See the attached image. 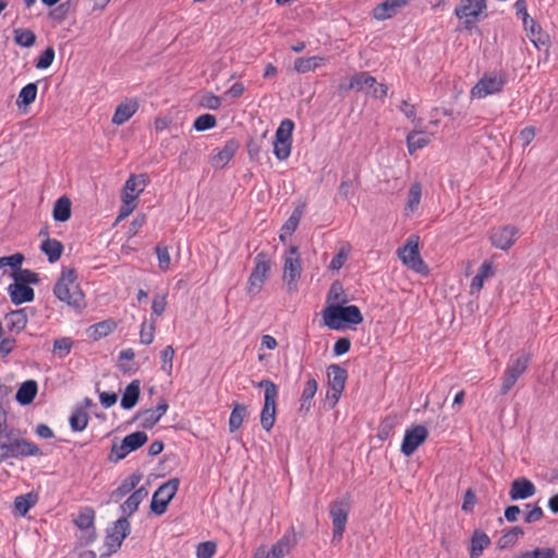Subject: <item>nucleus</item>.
Listing matches in <instances>:
<instances>
[{"label": "nucleus", "instance_id": "nucleus-29", "mask_svg": "<svg viewBox=\"0 0 558 558\" xmlns=\"http://www.w3.org/2000/svg\"><path fill=\"white\" fill-rule=\"evenodd\" d=\"M317 381L313 377L308 378L304 385L300 399V411L307 413L312 407V399L317 392Z\"/></svg>", "mask_w": 558, "mask_h": 558}, {"label": "nucleus", "instance_id": "nucleus-58", "mask_svg": "<svg viewBox=\"0 0 558 558\" xmlns=\"http://www.w3.org/2000/svg\"><path fill=\"white\" fill-rule=\"evenodd\" d=\"M94 519V511L92 509H85L84 511L80 512L74 522L78 529L87 530L93 526Z\"/></svg>", "mask_w": 558, "mask_h": 558}, {"label": "nucleus", "instance_id": "nucleus-31", "mask_svg": "<svg viewBox=\"0 0 558 558\" xmlns=\"http://www.w3.org/2000/svg\"><path fill=\"white\" fill-rule=\"evenodd\" d=\"M40 250L48 257L50 263H56L62 255L63 245L56 239L47 238L41 242Z\"/></svg>", "mask_w": 558, "mask_h": 558}, {"label": "nucleus", "instance_id": "nucleus-47", "mask_svg": "<svg viewBox=\"0 0 558 558\" xmlns=\"http://www.w3.org/2000/svg\"><path fill=\"white\" fill-rule=\"evenodd\" d=\"M523 535V531L519 526L511 527L507 531L498 541V547L504 549L509 546H512L519 537Z\"/></svg>", "mask_w": 558, "mask_h": 558}, {"label": "nucleus", "instance_id": "nucleus-49", "mask_svg": "<svg viewBox=\"0 0 558 558\" xmlns=\"http://www.w3.org/2000/svg\"><path fill=\"white\" fill-rule=\"evenodd\" d=\"M398 424V418L396 416H387L385 417L378 427V438L381 440L388 439Z\"/></svg>", "mask_w": 558, "mask_h": 558}, {"label": "nucleus", "instance_id": "nucleus-52", "mask_svg": "<svg viewBox=\"0 0 558 558\" xmlns=\"http://www.w3.org/2000/svg\"><path fill=\"white\" fill-rule=\"evenodd\" d=\"M73 341L70 338H59L53 342V354L59 359L65 357L72 349Z\"/></svg>", "mask_w": 558, "mask_h": 558}, {"label": "nucleus", "instance_id": "nucleus-37", "mask_svg": "<svg viewBox=\"0 0 558 558\" xmlns=\"http://www.w3.org/2000/svg\"><path fill=\"white\" fill-rule=\"evenodd\" d=\"M422 197V186L420 183H413L408 193L407 204L404 206V214L407 216L414 214L418 209Z\"/></svg>", "mask_w": 558, "mask_h": 558}, {"label": "nucleus", "instance_id": "nucleus-4", "mask_svg": "<svg viewBox=\"0 0 558 558\" xmlns=\"http://www.w3.org/2000/svg\"><path fill=\"white\" fill-rule=\"evenodd\" d=\"M257 387L264 388V405L260 412V425L266 432H269L276 422L277 399L279 395L278 387L269 379L260 380Z\"/></svg>", "mask_w": 558, "mask_h": 558}, {"label": "nucleus", "instance_id": "nucleus-48", "mask_svg": "<svg viewBox=\"0 0 558 558\" xmlns=\"http://www.w3.org/2000/svg\"><path fill=\"white\" fill-rule=\"evenodd\" d=\"M515 558H556V551L549 547H537L532 550L520 553Z\"/></svg>", "mask_w": 558, "mask_h": 558}, {"label": "nucleus", "instance_id": "nucleus-22", "mask_svg": "<svg viewBox=\"0 0 558 558\" xmlns=\"http://www.w3.org/2000/svg\"><path fill=\"white\" fill-rule=\"evenodd\" d=\"M138 110V101L136 99H126L121 102L117 108L112 117V123L116 125H122L129 121Z\"/></svg>", "mask_w": 558, "mask_h": 558}, {"label": "nucleus", "instance_id": "nucleus-2", "mask_svg": "<svg viewBox=\"0 0 558 558\" xmlns=\"http://www.w3.org/2000/svg\"><path fill=\"white\" fill-rule=\"evenodd\" d=\"M54 296L72 307H81L83 293L76 282V274L72 268H63L53 288Z\"/></svg>", "mask_w": 558, "mask_h": 558}, {"label": "nucleus", "instance_id": "nucleus-7", "mask_svg": "<svg viewBox=\"0 0 558 558\" xmlns=\"http://www.w3.org/2000/svg\"><path fill=\"white\" fill-rule=\"evenodd\" d=\"M302 264L296 246H291L284 254L283 276L282 279L288 287V291L292 292L298 289V281L301 278Z\"/></svg>", "mask_w": 558, "mask_h": 558}, {"label": "nucleus", "instance_id": "nucleus-11", "mask_svg": "<svg viewBox=\"0 0 558 558\" xmlns=\"http://www.w3.org/2000/svg\"><path fill=\"white\" fill-rule=\"evenodd\" d=\"M179 485V478H171L158 487L150 502V509L155 514L161 515L166 512L169 502L178 492Z\"/></svg>", "mask_w": 558, "mask_h": 558}, {"label": "nucleus", "instance_id": "nucleus-25", "mask_svg": "<svg viewBox=\"0 0 558 558\" xmlns=\"http://www.w3.org/2000/svg\"><path fill=\"white\" fill-rule=\"evenodd\" d=\"M148 496V490L145 487L135 489L131 496L121 505V511L124 515H132L137 509L140 504Z\"/></svg>", "mask_w": 558, "mask_h": 558}, {"label": "nucleus", "instance_id": "nucleus-17", "mask_svg": "<svg viewBox=\"0 0 558 558\" xmlns=\"http://www.w3.org/2000/svg\"><path fill=\"white\" fill-rule=\"evenodd\" d=\"M410 1L411 0H386L373 9V17L378 21L390 19Z\"/></svg>", "mask_w": 558, "mask_h": 558}, {"label": "nucleus", "instance_id": "nucleus-42", "mask_svg": "<svg viewBox=\"0 0 558 558\" xmlns=\"http://www.w3.org/2000/svg\"><path fill=\"white\" fill-rule=\"evenodd\" d=\"M15 43L25 48L32 47L36 41V35L28 28H16L13 32Z\"/></svg>", "mask_w": 558, "mask_h": 558}, {"label": "nucleus", "instance_id": "nucleus-30", "mask_svg": "<svg viewBox=\"0 0 558 558\" xmlns=\"http://www.w3.org/2000/svg\"><path fill=\"white\" fill-rule=\"evenodd\" d=\"M37 390L38 386L35 380H26L20 386L15 399L22 405L29 404L35 399Z\"/></svg>", "mask_w": 558, "mask_h": 558}, {"label": "nucleus", "instance_id": "nucleus-60", "mask_svg": "<svg viewBox=\"0 0 558 558\" xmlns=\"http://www.w3.org/2000/svg\"><path fill=\"white\" fill-rule=\"evenodd\" d=\"M156 254L158 258V267L161 271H167L170 268L171 257L166 246L157 245Z\"/></svg>", "mask_w": 558, "mask_h": 558}, {"label": "nucleus", "instance_id": "nucleus-56", "mask_svg": "<svg viewBox=\"0 0 558 558\" xmlns=\"http://www.w3.org/2000/svg\"><path fill=\"white\" fill-rule=\"evenodd\" d=\"M217 124L216 117L209 113H205L196 118L194 121V129L198 132L207 131L215 128Z\"/></svg>", "mask_w": 558, "mask_h": 558}, {"label": "nucleus", "instance_id": "nucleus-5", "mask_svg": "<svg viewBox=\"0 0 558 558\" xmlns=\"http://www.w3.org/2000/svg\"><path fill=\"white\" fill-rule=\"evenodd\" d=\"M418 236L411 235L405 244L398 248L397 254L401 262L413 271L427 275L428 267L420 256Z\"/></svg>", "mask_w": 558, "mask_h": 558}, {"label": "nucleus", "instance_id": "nucleus-36", "mask_svg": "<svg viewBox=\"0 0 558 558\" xmlns=\"http://www.w3.org/2000/svg\"><path fill=\"white\" fill-rule=\"evenodd\" d=\"M432 135L420 131H413L408 134L407 143L409 153L412 155L416 150L424 148L430 142Z\"/></svg>", "mask_w": 558, "mask_h": 558}, {"label": "nucleus", "instance_id": "nucleus-23", "mask_svg": "<svg viewBox=\"0 0 558 558\" xmlns=\"http://www.w3.org/2000/svg\"><path fill=\"white\" fill-rule=\"evenodd\" d=\"M8 293L11 301L16 305L32 302L35 296L34 290L29 286L21 284L15 281L8 287Z\"/></svg>", "mask_w": 558, "mask_h": 558}, {"label": "nucleus", "instance_id": "nucleus-24", "mask_svg": "<svg viewBox=\"0 0 558 558\" xmlns=\"http://www.w3.org/2000/svg\"><path fill=\"white\" fill-rule=\"evenodd\" d=\"M236 149L238 144L234 141L227 142L226 145L213 157V167L222 169L233 158Z\"/></svg>", "mask_w": 558, "mask_h": 558}, {"label": "nucleus", "instance_id": "nucleus-61", "mask_svg": "<svg viewBox=\"0 0 558 558\" xmlns=\"http://www.w3.org/2000/svg\"><path fill=\"white\" fill-rule=\"evenodd\" d=\"M54 49L52 47L46 48V50L41 53L39 59L36 62V68L39 70H46L48 69L53 60H54Z\"/></svg>", "mask_w": 558, "mask_h": 558}, {"label": "nucleus", "instance_id": "nucleus-57", "mask_svg": "<svg viewBox=\"0 0 558 558\" xmlns=\"http://www.w3.org/2000/svg\"><path fill=\"white\" fill-rule=\"evenodd\" d=\"M155 338V322L147 323L144 320L141 326L140 341L143 344H150Z\"/></svg>", "mask_w": 558, "mask_h": 558}, {"label": "nucleus", "instance_id": "nucleus-6", "mask_svg": "<svg viewBox=\"0 0 558 558\" xmlns=\"http://www.w3.org/2000/svg\"><path fill=\"white\" fill-rule=\"evenodd\" d=\"M350 507V498L347 496L338 498L330 504L329 515L332 521V542H340L342 539Z\"/></svg>", "mask_w": 558, "mask_h": 558}, {"label": "nucleus", "instance_id": "nucleus-45", "mask_svg": "<svg viewBox=\"0 0 558 558\" xmlns=\"http://www.w3.org/2000/svg\"><path fill=\"white\" fill-rule=\"evenodd\" d=\"M12 276L15 282L25 286H28L29 283H37L39 281L38 274L21 267H17Z\"/></svg>", "mask_w": 558, "mask_h": 558}, {"label": "nucleus", "instance_id": "nucleus-46", "mask_svg": "<svg viewBox=\"0 0 558 558\" xmlns=\"http://www.w3.org/2000/svg\"><path fill=\"white\" fill-rule=\"evenodd\" d=\"M36 96H37V85L35 83H28L21 89L16 104H17V106H21V105L28 106L35 101Z\"/></svg>", "mask_w": 558, "mask_h": 558}, {"label": "nucleus", "instance_id": "nucleus-50", "mask_svg": "<svg viewBox=\"0 0 558 558\" xmlns=\"http://www.w3.org/2000/svg\"><path fill=\"white\" fill-rule=\"evenodd\" d=\"M35 501H36L35 497L31 494L20 495L14 500L15 511L20 515H25L28 512V510L32 508V506H34Z\"/></svg>", "mask_w": 558, "mask_h": 558}, {"label": "nucleus", "instance_id": "nucleus-59", "mask_svg": "<svg viewBox=\"0 0 558 558\" xmlns=\"http://www.w3.org/2000/svg\"><path fill=\"white\" fill-rule=\"evenodd\" d=\"M292 141H276L274 143V154L279 160H286L291 154Z\"/></svg>", "mask_w": 558, "mask_h": 558}, {"label": "nucleus", "instance_id": "nucleus-28", "mask_svg": "<svg viewBox=\"0 0 558 558\" xmlns=\"http://www.w3.org/2000/svg\"><path fill=\"white\" fill-rule=\"evenodd\" d=\"M141 385L138 380H133L129 384L122 395L121 407L124 410L133 409L140 399Z\"/></svg>", "mask_w": 558, "mask_h": 558}, {"label": "nucleus", "instance_id": "nucleus-39", "mask_svg": "<svg viewBox=\"0 0 558 558\" xmlns=\"http://www.w3.org/2000/svg\"><path fill=\"white\" fill-rule=\"evenodd\" d=\"M248 414L247 407L241 403H235L230 417H229V429L231 433L238 430Z\"/></svg>", "mask_w": 558, "mask_h": 558}, {"label": "nucleus", "instance_id": "nucleus-15", "mask_svg": "<svg viewBox=\"0 0 558 558\" xmlns=\"http://www.w3.org/2000/svg\"><path fill=\"white\" fill-rule=\"evenodd\" d=\"M519 235V230L514 226H502L492 229L490 242L496 248L507 251L515 242Z\"/></svg>", "mask_w": 558, "mask_h": 558}, {"label": "nucleus", "instance_id": "nucleus-16", "mask_svg": "<svg viewBox=\"0 0 558 558\" xmlns=\"http://www.w3.org/2000/svg\"><path fill=\"white\" fill-rule=\"evenodd\" d=\"M147 184L148 178L146 174L130 175V178L126 180L124 184L122 198L133 201L136 203L138 196L145 190Z\"/></svg>", "mask_w": 558, "mask_h": 558}, {"label": "nucleus", "instance_id": "nucleus-12", "mask_svg": "<svg viewBox=\"0 0 558 558\" xmlns=\"http://www.w3.org/2000/svg\"><path fill=\"white\" fill-rule=\"evenodd\" d=\"M130 522L125 517L118 519L111 527L108 529L105 546L107 555L116 553L122 545L123 539L130 534Z\"/></svg>", "mask_w": 558, "mask_h": 558}, {"label": "nucleus", "instance_id": "nucleus-8", "mask_svg": "<svg viewBox=\"0 0 558 558\" xmlns=\"http://www.w3.org/2000/svg\"><path fill=\"white\" fill-rule=\"evenodd\" d=\"M507 83L502 73H486L471 89V97L483 99L502 90Z\"/></svg>", "mask_w": 558, "mask_h": 558}, {"label": "nucleus", "instance_id": "nucleus-51", "mask_svg": "<svg viewBox=\"0 0 558 558\" xmlns=\"http://www.w3.org/2000/svg\"><path fill=\"white\" fill-rule=\"evenodd\" d=\"M173 357H174V349L172 345H167L160 352V361H161V371L170 376L172 374L173 367Z\"/></svg>", "mask_w": 558, "mask_h": 558}, {"label": "nucleus", "instance_id": "nucleus-63", "mask_svg": "<svg viewBox=\"0 0 558 558\" xmlns=\"http://www.w3.org/2000/svg\"><path fill=\"white\" fill-rule=\"evenodd\" d=\"M167 306V294L166 293H158L154 296L153 303H151V311L153 314L156 316H161L163 312L166 311Z\"/></svg>", "mask_w": 558, "mask_h": 558}, {"label": "nucleus", "instance_id": "nucleus-55", "mask_svg": "<svg viewBox=\"0 0 558 558\" xmlns=\"http://www.w3.org/2000/svg\"><path fill=\"white\" fill-rule=\"evenodd\" d=\"M350 252L351 246L349 244H343L339 248V252L336 254V256H333V258L331 259L329 268L331 270H339L347 262Z\"/></svg>", "mask_w": 558, "mask_h": 558}, {"label": "nucleus", "instance_id": "nucleus-44", "mask_svg": "<svg viewBox=\"0 0 558 558\" xmlns=\"http://www.w3.org/2000/svg\"><path fill=\"white\" fill-rule=\"evenodd\" d=\"M117 327V324L112 319L102 320L90 327L92 336L94 339H100L111 333Z\"/></svg>", "mask_w": 558, "mask_h": 558}, {"label": "nucleus", "instance_id": "nucleus-18", "mask_svg": "<svg viewBox=\"0 0 558 558\" xmlns=\"http://www.w3.org/2000/svg\"><path fill=\"white\" fill-rule=\"evenodd\" d=\"M168 410V403L166 400H161L155 409H148L137 414V418L141 420V425L144 428L154 427L159 420L166 414Z\"/></svg>", "mask_w": 558, "mask_h": 558}, {"label": "nucleus", "instance_id": "nucleus-34", "mask_svg": "<svg viewBox=\"0 0 558 558\" xmlns=\"http://www.w3.org/2000/svg\"><path fill=\"white\" fill-rule=\"evenodd\" d=\"M5 323L9 330L20 332L27 324V315L24 310L12 311L7 314Z\"/></svg>", "mask_w": 558, "mask_h": 558}, {"label": "nucleus", "instance_id": "nucleus-13", "mask_svg": "<svg viewBox=\"0 0 558 558\" xmlns=\"http://www.w3.org/2000/svg\"><path fill=\"white\" fill-rule=\"evenodd\" d=\"M148 437L144 432H134L132 434L126 435L120 445L112 446V454H116V460H121L125 458L132 451L141 448L146 441Z\"/></svg>", "mask_w": 558, "mask_h": 558}, {"label": "nucleus", "instance_id": "nucleus-21", "mask_svg": "<svg viewBox=\"0 0 558 558\" xmlns=\"http://www.w3.org/2000/svg\"><path fill=\"white\" fill-rule=\"evenodd\" d=\"M535 492L536 488L530 480L520 477L511 483L509 496L512 500L526 499L532 497Z\"/></svg>", "mask_w": 558, "mask_h": 558}, {"label": "nucleus", "instance_id": "nucleus-32", "mask_svg": "<svg viewBox=\"0 0 558 558\" xmlns=\"http://www.w3.org/2000/svg\"><path fill=\"white\" fill-rule=\"evenodd\" d=\"M326 63V59L324 57H308V58H298L294 61V70L298 73H307L316 70L317 68L324 65Z\"/></svg>", "mask_w": 558, "mask_h": 558}, {"label": "nucleus", "instance_id": "nucleus-20", "mask_svg": "<svg viewBox=\"0 0 558 558\" xmlns=\"http://www.w3.org/2000/svg\"><path fill=\"white\" fill-rule=\"evenodd\" d=\"M296 545V536L293 530L288 531L284 535L274 544L269 553L271 558H284Z\"/></svg>", "mask_w": 558, "mask_h": 558}, {"label": "nucleus", "instance_id": "nucleus-54", "mask_svg": "<svg viewBox=\"0 0 558 558\" xmlns=\"http://www.w3.org/2000/svg\"><path fill=\"white\" fill-rule=\"evenodd\" d=\"M294 129V123L289 120L284 119L281 121L280 125L278 126L275 135L276 141H292V132Z\"/></svg>", "mask_w": 558, "mask_h": 558}, {"label": "nucleus", "instance_id": "nucleus-27", "mask_svg": "<svg viewBox=\"0 0 558 558\" xmlns=\"http://www.w3.org/2000/svg\"><path fill=\"white\" fill-rule=\"evenodd\" d=\"M489 544L490 538L488 535L481 530H475L471 537L470 558H480L483 550L488 547Z\"/></svg>", "mask_w": 558, "mask_h": 558}, {"label": "nucleus", "instance_id": "nucleus-3", "mask_svg": "<svg viewBox=\"0 0 558 558\" xmlns=\"http://www.w3.org/2000/svg\"><path fill=\"white\" fill-rule=\"evenodd\" d=\"M323 317L325 325L332 330H340L345 324L359 325L363 322V315L356 305L329 304L323 311Z\"/></svg>", "mask_w": 558, "mask_h": 558}, {"label": "nucleus", "instance_id": "nucleus-38", "mask_svg": "<svg viewBox=\"0 0 558 558\" xmlns=\"http://www.w3.org/2000/svg\"><path fill=\"white\" fill-rule=\"evenodd\" d=\"M52 216L56 221L65 222L71 217V201L66 196L58 198L54 203Z\"/></svg>", "mask_w": 558, "mask_h": 558}, {"label": "nucleus", "instance_id": "nucleus-33", "mask_svg": "<svg viewBox=\"0 0 558 558\" xmlns=\"http://www.w3.org/2000/svg\"><path fill=\"white\" fill-rule=\"evenodd\" d=\"M141 478L142 476L140 474L130 475L120 484L116 490L112 492L111 498L116 501L120 500L136 488L141 482Z\"/></svg>", "mask_w": 558, "mask_h": 558}, {"label": "nucleus", "instance_id": "nucleus-43", "mask_svg": "<svg viewBox=\"0 0 558 558\" xmlns=\"http://www.w3.org/2000/svg\"><path fill=\"white\" fill-rule=\"evenodd\" d=\"M327 301L329 304H333V305H342L348 302V298H347L340 282L336 281L330 286V289H329V292L327 295Z\"/></svg>", "mask_w": 558, "mask_h": 558}, {"label": "nucleus", "instance_id": "nucleus-40", "mask_svg": "<svg viewBox=\"0 0 558 558\" xmlns=\"http://www.w3.org/2000/svg\"><path fill=\"white\" fill-rule=\"evenodd\" d=\"M530 22L531 27L529 29V36L531 41L537 49L547 47L549 43V36L546 33L542 32L541 27L534 20H530Z\"/></svg>", "mask_w": 558, "mask_h": 558}, {"label": "nucleus", "instance_id": "nucleus-64", "mask_svg": "<svg viewBox=\"0 0 558 558\" xmlns=\"http://www.w3.org/2000/svg\"><path fill=\"white\" fill-rule=\"evenodd\" d=\"M216 551V545L213 542H205L197 546V558H213Z\"/></svg>", "mask_w": 558, "mask_h": 558}, {"label": "nucleus", "instance_id": "nucleus-19", "mask_svg": "<svg viewBox=\"0 0 558 558\" xmlns=\"http://www.w3.org/2000/svg\"><path fill=\"white\" fill-rule=\"evenodd\" d=\"M485 9L486 4L484 0H462L454 13L459 19L476 20Z\"/></svg>", "mask_w": 558, "mask_h": 558}, {"label": "nucleus", "instance_id": "nucleus-35", "mask_svg": "<svg viewBox=\"0 0 558 558\" xmlns=\"http://www.w3.org/2000/svg\"><path fill=\"white\" fill-rule=\"evenodd\" d=\"M530 357L526 354L513 355L506 368V374L514 376L517 379L525 372Z\"/></svg>", "mask_w": 558, "mask_h": 558}, {"label": "nucleus", "instance_id": "nucleus-53", "mask_svg": "<svg viewBox=\"0 0 558 558\" xmlns=\"http://www.w3.org/2000/svg\"><path fill=\"white\" fill-rule=\"evenodd\" d=\"M302 215H303L302 207H296L293 210V213L291 214V216L288 218V220L284 222V225L282 226V232L286 234H292L295 231V229L298 228L300 220L302 218Z\"/></svg>", "mask_w": 558, "mask_h": 558}, {"label": "nucleus", "instance_id": "nucleus-10", "mask_svg": "<svg viewBox=\"0 0 558 558\" xmlns=\"http://www.w3.org/2000/svg\"><path fill=\"white\" fill-rule=\"evenodd\" d=\"M328 377V391L326 395V399L330 408H333L345 387L347 380V371L339 365H330L327 369Z\"/></svg>", "mask_w": 558, "mask_h": 558}, {"label": "nucleus", "instance_id": "nucleus-41", "mask_svg": "<svg viewBox=\"0 0 558 558\" xmlns=\"http://www.w3.org/2000/svg\"><path fill=\"white\" fill-rule=\"evenodd\" d=\"M88 414L85 410L75 409L70 416V426L74 432H82L87 427Z\"/></svg>", "mask_w": 558, "mask_h": 558}, {"label": "nucleus", "instance_id": "nucleus-62", "mask_svg": "<svg viewBox=\"0 0 558 558\" xmlns=\"http://www.w3.org/2000/svg\"><path fill=\"white\" fill-rule=\"evenodd\" d=\"M23 260L24 256L21 253H15L11 256L0 257V269L9 266L15 270L17 267L22 265Z\"/></svg>", "mask_w": 558, "mask_h": 558}, {"label": "nucleus", "instance_id": "nucleus-9", "mask_svg": "<svg viewBox=\"0 0 558 558\" xmlns=\"http://www.w3.org/2000/svg\"><path fill=\"white\" fill-rule=\"evenodd\" d=\"M254 262L255 266L248 277L246 287V292L250 295H256L262 291L271 267L270 259L264 253H258Z\"/></svg>", "mask_w": 558, "mask_h": 558}, {"label": "nucleus", "instance_id": "nucleus-26", "mask_svg": "<svg viewBox=\"0 0 558 558\" xmlns=\"http://www.w3.org/2000/svg\"><path fill=\"white\" fill-rule=\"evenodd\" d=\"M375 85L376 78L374 76L369 75L367 72H359L351 77L348 88L368 94L371 88L375 87Z\"/></svg>", "mask_w": 558, "mask_h": 558}, {"label": "nucleus", "instance_id": "nucleus-14", "mask_svg": "<svg viewBox=\"0 0 558 558\" xmlns=\"http://www.w3.org/2000/svg\"><path fill=\"white\" fill-rule=\"evenodd\" d=\"M428 436L427 428L423 425H415L408 428L401 444V452L410 457L426 440Z\"/></svg>", "mask_w": 558, "mask_h": 558}, {"label": "nucleus", "instance_id": "nucleus-1", "mask_svg": "<svg viewBox=\"0 0 558 558\" xmlns=\"http://www.w3.org/2000/svg\"><path fill=\"white\" fill-rule=\"evenodd\" d=\"M40 454L39 447L21 437L17 429L7 426L0 430V463L11 458L19 459Z\"/></svg>", "mask_w": 558, "mask_h": 558}]
</instances>
